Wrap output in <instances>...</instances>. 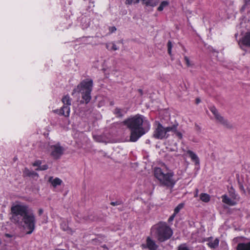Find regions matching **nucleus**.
I'll list each match as a JSON object with an SVG mask.
<instances>
[{
  "instance_id": "obj_30",
  "label": "nucleus",
  "mask_w": 250,
  "mask_h": 250,
  "mask_svg": "<svg viewBox=\"0 0 250 250\" xmlns=\"http://www.w3.org/2000/svg\"><path fill=\"white\" fill-rule=\"evenodd\" d=\"M184 59L186 61V62L188 66H190L191 64L190 63L189 60L187 57H185Z\"/></svg>"
},
{
  "instance_id": "obj_41",
  "label": "nucleus",
  "mask_w": 250,
  "mask_h": 250,
  "mask_svg": "<svg viewBox=\"0 0 250 250\" xmlns=\"http://www.w3.org/2000/svg\"><path fill=\"white\" fill-rule=\"evenodd\" d=\"M139 92H140V94L141 95H142L143 94V90H141V89H139L138 90Z\"/></svg>"
},
{
  "instance_id": "obj_43",
  "label": "nucleus",
  "mask_w": 250,
  "mask_h": 250,
  "mask_svg": "<svg viewBox=\"0 0 250 250\" xmlns=\"http://www.w3.org/2000/svg\"><path fill=\"white\" fill-rule=\"evenodd\" d=\"M241 189L242 190H244V188H243V186H241Z\"/></svg>"
},
{
  "instance_id": "obj_14",
  "label": "nucleus",
  "mask_w": 250,
  "mask_h": 250,
  "mask_svg": "<svg viewBox=\"0 0 250 250\" xmlns=\"http://www.w3.org/2000/svg\"><path fill=\"white\" fill-rule=\"evenodd\" d=\"M221 198L222 202L229 206H234L236 204V202L234 199H233L231 198H229L226 195H222Z\"/></svg>"
},
{
  "instance_id": "obj_39",
  "label": "nucleus",
  "mask_w": 250,
  "mask_h": 250,
  "mask_svg": "<svg viewBox=\"0 0 250 250\" xmlns=\"http://www.w3.org/2000/svg\"><path fill=\"white\" fill-rule=\"evenodd\" d=\"M198 193V189H196V193H195V194L194 195V197H197Z\"/></svg>"
},
{
  "instance_id": "obj_40",
  "label": "nucleus",
  "mask_w": 250,
  "mask_h": 250,
  "mask_svg": "<svg viewBox=\"0 0 250 250\" xmlns=\"http://www.w3.org/2000/svg\"><path fill=\"white\" fill-rule=\"evenodd\" d=\"M200 102V100L198 98L196 99V104H198Z\"/></svg>"
},
{
  "instance_id": "obj_23",
  "label": "nucleus",
  "mask_w": 250,
  "mask_h": 250,
  "mask_svg": "<svg viewBox=\"0 0 250 250\" xmlns=\"http://www.w3.org/2000/svg\"><path fill=\"white\" fill-rule=\"evenodd\" d=\"M23 174L25 176H33V175H38L37 173L33 171H30L28 168H25L23 171Z\"/></svg>"
},
{
  "instance_id": "obj_2",
  "label": "nucleus",
  "mask_w": 250,
  "mask_h": 250,
  "mask_svg": "<svg viewBox=\"0 0 250 250\" xmlns=\"http://www.w3.org/2000/svg\"><path fill=\"white\" fill-rule=\"evenodd\" d=\"M124 124L130 130V141L136 142L150 129L149 122L143 115L137 114L125 120Z\"/></svg>"
},
{
  "instance_id": "obj_16",
  "label": "nucleus",
  "mask_w": 250,
  "mask_h": 250,
  "mask_svg": "<svg viewBox=\"0 0 250 250\" xmlns=\"http://www.w3.org/2000/svg\"><path fill=\"white\" fill-rule=\"evenodd\" d=\"M237 250H250V242L239 243L238 244Z\"/></svg>"
},
{
  "instance_id": "obj_7",
  "label": "nucleus",
  "mask_w": 250,
  "mask_h": 250,
  "mask_svg": "<svg viewBox=\"0 0 250 250\" xmlns=\"http://www.w3.org/2000/svg\"><path fill=\"white\" fill-rule=\"evenodd\" d=\"M210 110L213 114L216 120L219 123L228 128H231L232 127L231 125L219 114L217 110L215 107L213 106L210 107Z\"/></svg>"
},
{
  "instance_id": "obj_21",
  "label": "nucleus",
  "mask_w": 250,
  "mask_h": 250,
  "mask_svg": "<svg viewBox=\"0 0 250 250\" xmlns=\"http://www.w3.org/2000/svg\"><path fill=\"white\" fill-rule=\"evenodd\" d=\"M123 112V110L119 108H116L113 111L114 114L116 115L117 117H123L124 115Z\"/></svg>"
},
{
  "instance_id": "obj_25",
  "label": "nucleus",
  "mask_w": 250,
  "mask_h": 250,
  "mask_svg": "<svg viewBox=\"0 0 250 250\" xmlns=\"http://www.w3.org/2000/svg\"><path fill=\"white\" fill-rule=\"evenodd\" d=\"M178 125V124H175L174 125H173L172 126H176V129L175 131H171V132H174V133L175 134L176 136L178 137L179 139H181L182 138V137H183V135H182V134L178 131L177 129V126Z\"/></svg>"
},
{
  "instance_id": "obj_11",
  "label": "nucleus",
  "mask_w": 250,
  "mask_h": 250,
  "mask_svg": "<svg viewBox=\"0 0 250 250\" xmlns=\"http://www.w3.org/2000/svg\"><path fill=\"white\" fill-rule=\"evenodd\" d=\"M140 0H126V4H130L132 3H136L139 2ZM143 3L146 6L154 7L158 3V0H141Z\"/></svg>"
},
{
  "instance_id": "obj_19",
  "label": "nucleus",
  "mask_w": 250,
  "mask_h": 250,
  "mask_svg": "<svg viewBox=\"0 0 250 250\" xmlns=\"http://www.w3.org/2000/svg\"><path fill=\"white\" fill-rule=\"evenodd\" d=\"M229 193L230 197L235 200H238L239 198L238 195L235 193L234 189L231 188L229 190Z\"/></svg>"
},
{
  "instance_id": "obj_33",
  "label": "nucleus",
  "mask_w": 250,
  "mask_h": 250,
  "mask_svg": "<svg viewBox=\"0 0 250 250\" xmlns=\"http://www.w3.org/2000/svg\"><path fill=\"white\" fill-rule=\"evenodd\" d=\"M116 30V27L115 26L110 27L109 28V31L111 33L114 32Z\"/></svg>"
},
{
  "instance_id": "obj_37",
  "label": "nucleus",
  "mask_w": 250,
  "mask_h": 250,
  "mask_svg": "<svg viewBox=\"0 0 250 250\" xmlns=\"http://www.w3.org/2000/svg\"><path fill=\"white\" fill-rule=\"evenodd\" d=\"M5 236L7 237H9V238H11L13 236L12 235L10 234H8V233H6L5 234Z\"/></svg>"
},
{
  "instance_id": "obj_32",
  "label": "nucleus",
  "mask_w": 250,
  "mask_h": 250,
  "mask_svg": "<svg viewBox=\"0 0 250 250\" xmlns=\"http://www.w3.org/2000/svg\"><path fill=\"white\" fill-rule=\"evenodd\" d=\"M61 228L63 230H67L68 229V227L66 226L65 224H64V226L63 224H62L61 225Z\"/></svg>"
},
{
  "instance_id": "obj_5",
  "label": "nucleus",
  "mask_w": 250,
  "mask_h": 250,
  "mask_svg": "<svg viewBox=\"0 0 250 250\" xmlns=\"http://www.w3.org/2000/svg\"><path fill=\"white\" fill-rule=\"evenodd\" d=\"M155 177L160 181V183L167 187L172 188L175 184L173 177L174 174L172 172L164 173L161 168H156L154 171Z\"/></svg>"
},
{
  "instance_id": "obj_35",
  "label": "nucleus",
  "mask_w": 250,
  "mask_h": 250,
  "mask_svg": "<svg viewBox=\"0 0 250 250\" xmlns=\"http://www.w3.org/2000/svg\"><path fill=\"white\" fill-rule=\"evenodd\" d=\"M41 163L40 162V161H37L36 162H35L34 164V166H40V165H41Z\"/></svg>"
},
{
  "instance_id": "obj_42",
  "label": "nucleus",
  "mask_w": 250,
  "mask_h": 250,
  "mask_svg": "<svg viewBox=\"0 0 250 250\" xmlns=\"http://www.w3.org/2000/svg\"><path fill=\"white\" fill-rule=\"evenodd\" d=\"M246 5H248L249 2H250V0H246Z\"/></svg>"
},
{
  "instance_id": "obj_44",
  "label": "nucleus",
  "mask_w": 250,
  "mask_h": 250,
  "mask_svg": "<svg viewBox=\"0 0 250 250\" xmlns=\"http://www.w3.org/2000/svg\"><path fill=\"white\" fill-rule=\"evenodd\" d=\"M1 244V241L0 240V245Z\"/></svg>"
},
{
  "instance_id": "obj_13",
  "label": "nucleus",
  "mask_w": 250,
  "mask_h": 250,
  "mask_svg": "<svg viewBox=\"0 0 250 250\" xmlns=\"http://www.w3.org/2000/svg\"><path fill=\"white\" fill-rule=\"evenodd\" d=\"M207 241L208 242V246L211 249H216L219 246V240L217 238L213 239L212 237H210L207 239Z\"/></svg>"
},
{
  "instance_id": "obj_24",
  "label": "nucleus",
  "mask_w": 250,
  "mask_h": 250,
  "mask_svg": "<svg viewBox=\"0 0 250 250\" xmlns=\"http://www.w3.org/2000/svg\"><path fill=\"white\" fill-rule=\"evenodd\" d=\"M177 250H191L186 243L180 244L177 248Z\"/></svg>"
},
{
  "instance_id": "obj_22",
  "label": "nucleus",
  "mask_w": 250,
  "mask_h": 250,
  "mask_svg": "<svg viewBox=\"0 0 250 250\" xmlns=\"http://www.w3.org/2000/svg\"><path fill=\"white\" fill-rule=\"evenodd\" d=\"M169 4V2L167 0L163 1L159 6L158 7L157 10L159 11H162L163 10L164 8L167 6Z\"/></svg>"
},
{
  "instance_id": "obj_3",
  "label": "nucleus",
  "mask_w": 250,
  "mask_h": 250,
  "mask_svg": "<svg viewBox=\"0 0 250 250\" xmlns=\"http://www.w3.org/2000/svg\"><path fill=\"white\" fill-rule=\"evenodd\" d=\"M151 232L160 242L169 239L173 234L171 228L165 222H160L153 226L151 229Z\"/></svg>"
},
{
  "instance_id": "obj_29",
  "label": "nucleus",
  "mask_w": 250,
  "mask_h": 250,
  "mask_svg": "<svg viewBox=\"0 0 250 250\" xmlns=\"http://www.w3.org/2000/svg\"><path fill=\"white\" fill-rule=\"evenodd\" d=\"M111 50H112L114 51H116L119 49V47H117V46L114 42L111 43Z\"/></svg>"
},
{
  "instance_id": "obj_27",
  "label": "nucleus",
  "mask_w": 250,
  "mask_h": 250,
  "mask_svg": "<svg viewBox=\"0 0 250 250\" xmlns=\"http://www.w3.org/2000/svg\"><path fill=\"white\" fill-rule=\"evenodd\" d=\"M48 168V166L47 165H43L42 166H40L37 169V170H45Z\"/></svg>"
},
{
  "instance_id": "obj_28",
  "label": "nucleus",
  "mask_w": 250,
  "mask_h": 250,
  "mask_svg": "<svg viewBox=\"0 0 250 250\" xmlns=\"http://www.w3.org/2000/svg\"><path fill=\"white\" fill-rule=\"evenodd\" d=\"M172 43L171 42L169 41L167 42V51L169 54L171 53Z\"/></svg>"
},
{
  "instance_id": "obj_15",
  "label": "nucleus",
  "mask_w": 250,
  "mask_h": 250,
  "mask_svg": "<svg viewBox=\"0 0 250 250\" xmlns=\"http://www.w3.org/2000/svg\"><path fill=\"white\" fill-rule=\"evenodd\" d=\"M48 182L51 183L54 188L56 187L57 186L61 185L62 183V180L60 178H55L54 179L52 176L49 178Z\"/></svg>"
},
{
  "instance_id": "obj_17",
  "label": "nucleus",
  "mask_w": 250,
  "mask_h": 250,
  "mask_svg": "<svg viewBox=\"0 0 250 250\" xmlns=\"http://www.w3.org/2000/svg\"><path fill=\"white\" fill-rule=\"evenodd\" d=\"M187 153L190 157L191 160L194 162L196 165L199 164V159L197 155L191 150H188Z\"/></svg>"
},
{
  "instance_id": "obj_6",
  "label": "nucleus",
  "mask_w": 250,
  "mask_h": 250,
  "mask_svg": "<svg viewBox=\"0 0 250 250\" xmlns=\"http://www.w3.org/2000/svg\"><path fill=\"white\" fill-rule=\"evenodd\" d=\"M176 126H169L166 128L159 123L154 131L153 136L157 139H163L168 137L167 133L170 131H175Z\"/></svg>"
},
{
  "instance_id": "obj_38",
  "label": "nucleus",
  "mask_w": 250,
  "mask_h": 250,
  "mask_svg": "<svg viewBox=\"0 0 250 250\" xmlns=\"http://www.w3.org/2000/svg\"><path fill=\"white\" fill-rule=\"evenodd\" d=\"M111 204L113 206H116V205H119L118 203L117 202H111Z\"/></svg>"
},
{
  "instance_id": "obj_34",
  "label": "nucleus",
  "mask_w": 250,
  "mask_h": 250,
  "mask_svg": "<svg viewBox=\"0 0 250 250\" xmlns=\"http://www.w3.org/2000/svg\"><path fill=\"white\" fill-rule=\"evenodd\" d=\"M111 43H106V48L109 50H111Z\"/></svg>"
},
{
  "instance_id": "obj_18",
  "label": "nucleus",
  "mask_w": 250,
  "mask_h": 250,
  "mask_svg": "<svg viewBox=\"0 0 250 250\" xmlns=\"http://www.w3.org/2000/svg\"><path fill=\"white\" fill-rule=\"evenodd\" d=\"M62 101L63 103V105H68L70 106L71 104V99L68 95L64 96L62 98Z\"/></svg>"
},
{
  "instance_id": "obj_26",
  "label": "nucleus",
  "mask_w": 250,
  "mask_h": 250,
  "mask_svg": "<svg viewBox=\"0 0 250 250\" xmlns=\"http://www.w3.org/2000/svg\"><path fill=\"white\" fill-rule=\"evenodd\" d=\"M184 204L183 203L179 204L174 209V213L175 214H177L180 210L183 208Z\"/></svg>"
},
{
  "instance_id": "obj_31",
  "label": "nucleus",
  "mask_w": 250,
  "mask_h": 250,
  "mask_svg": "<svg viewBox=\"0 0 250 250\" xmlns=\"http://www.w3.org/2000/svg\"><path fill=\"white\" fill-rule=\"evenodd\" d=\"M176 216V214H175L174 213H173L169 218H168V222H170L171 221H172L175 217V216Z\"/></svg>"
},
{
  "instance_id": "obj_8",
  "label": "nucleus",
  "mask_w": 250,
  "mask_h": 250,
  "mask_svg": "<svg viewBox=\"0 0 250 250\" xmlns=\"http://www.w3.org/2000/svg\"><path fill=\"white\" fill-rule=\"evenodd\" d=\"M51 155L56 159H59L62 155L64 148L60 145L57 144L51 146Z\"/></svg>"
},
{
  "instance_id": "obj_12",
  "label": "nucleus",
  "mask_w": 250,
  "mask_h": 250,
  "mask_svg": "<svg viewBox=\"0 0 250 250\" xmlns=\"http://www.w3.org/2000/svg\"><path fill=\"white\" fill-rule=\"evenodd\" d=\"M239 44L241 48L243 46L250 47V32H246L241 38Z\"/></svg>"
},
{
  "instance_id": "obj_20",
  "label": "nucleus",
  "mask_w": 250,
  "mask_h": 250,
  "mask_svg": "<svg viewBox=\"0 0 250 250\" xmlns=\"http://www.w3.org/2000/svg\"><path fill=\"white\" fill-rule=\"evenodd\" d=\"M200 198L203 202L207 203L210 200V196L207 193H201L200 196Z\"/></svg>"
},
{
  "instance_id": "obj_4",
  "label": "nucleus",
  "mask_w": 250,
  "mask_h": 250,
  "mask_svg": "<svg viewBox=\"0 0 250 250\" xmlns=\"http://www.w3.org/2000/svg\"><path fill=\"white\" fill-rule=\"evenodd\" d=\"M93 87V81L91 79H85L78 85L77 88L73 90L74 92H78L82 94V98L86 104L91 100V92Z\"/></svg>"
},
{
  "instance_id": "obj_36",
  "label": "nucleus",
  "mask_w": 250,
  "mask_h": 250,
  "mask_svg": "<svg viewBox=\"0 0 250 250\" xmlns=\"http://www.w3.org/2000/svg\"><path fill=\"white\" fill-rule=\"evenodd\" d=\"M43 213V209H42V208H40L39 210V214L40 215H42V213Z\"/></svg>"
},
{
  "instance_id": "obj_1",
  "label": "nucleus",
  "mask_w": 250,
  "mask_h": 250,
  "mask_svg": "<svg viewBox=\"0 0 250 250\" xmlns=\"http://www.w3.org/2000/svg\"><path fill=\"white\" fill-rule=\"evenodd\" d=\"M12 222L26 229L27 234H31L35 229L36 219L32 211L23 204H17L11 208Z\"/></svg>"
},
{
  "instance_id": "obj_10",
  "label": "nucleus",
  "mask_w": 250,
  "mask_h": 250,
  "mask_svg": "<svg viewBox=\"0 0 250 250\" xmlns=\"http://www.w3.org/2000/svg\"><path fill=\"white\" fill-rule=\"evenodd\" d=\"M53 112L60 116H63L65 117H68L70 115V106L68 105H63L59 109L53 110Z\"/></svg>"
},
{
  "instance_id": "obj_9",
  "label": "nucleus",
  "mask_w": 250,
  "mask_h": 250,
  "mask_svg": "<svg viewBox=\"0 0 250 250\" xmlns=\"http://www.w3.org/2000/svg\"><path fill=\"white\" fill-rule=\"evenodd\" d=\"M142 247L143 248H147L149 250H157L158 248V246L156 244L155 241L149 237H147L146 244H143Z\"/></svg>"
}]
</instances>
